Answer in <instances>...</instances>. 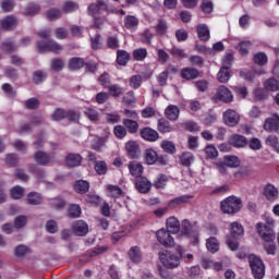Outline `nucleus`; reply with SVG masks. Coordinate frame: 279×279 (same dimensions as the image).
Here are the masks:
<instances>
[{
	"label": "nucleus",
	"instance_id": "obj_1",
	"mask_svg": "<svg viewBox=\"0 0 279 279\" xmlns=\"http://www.w3.org/2000/svg\"><path fill=\"white\" fill-rule=\"evenodd\" d=\"M257 234L263 239L265 242L264 247L267 254L274 255L276 254V232L274 229L263 222H258L256 225Z\"/></svg>",
	"mask_w": 279,
	"mask_h": 279
},
{
	"label": "nucleus",
	"instance_id": "obj_2",
	"mask_svg": "<svg viewBox=\"0 0 279 279\" xmlns=\"http://www.w3.org/2000/svg\"><path fill=\"white\" fill-rule=\"evenodd\" d=\"M243 208V202L236 196H229L220 203V210L225 215H236Z\"/></svg>",
	"mask_w": 279,
	"mask_h": 279
},
{
	"label": "nucleus",
	"instance_id": "obj_3",
	"mask_svg": "<svg viewBox=\"0 0 279 279\" xmlns=\"http://www.w3.org/2000/svg\"><path fill=\"white\" fill-rule=\"evenodd\" d=\"M211 100L214 104H219V101H222V104H232L234 101V95L226 85H220L217 87L216 93L211 95Z\"/></svg>",
	"mask_w": 279,
	"mask_h": 279
},
{
	"label": "nucleus",
	"instance_id": "obj_4",
	"mask_svg": "<svg viewBox=\"0 0 279 279\" xmlns=\"http://www.w3.org/2000/svg\"><path fill=\"white\" fill-rule=\"evenodd\" d=\"M248 263L254 278L262 279L265 277V264H263L262 258L256 255H251Z\"/></svg>",
	"mask_w": 279,
	"mask_h": 279
},
{
	"label": "nucleus",
	"instance_id": "obj_5",
	"mask_svg": "<svg viewBox=\"0 0 279 279\" xmlns=\"http://www.w3.org/2000/svg\"><path fill=\"white\" fill-rule=\"evenodd\" d=\"M159 260L166 269H178L180 267V255L178 256L171 252L159 254Z\"/></svg>",
	"mask_w": 279,
	"mask_h": 279
},
{
	"label": "nucleus",
	"instance_id": "obj_6",
	"mask_svg": "<svg viewBox=\"0 0 279 279\" xmlns=\"http://www.w3.org/2000/svg\"><path fill=\"white\" fill-rule=\"evenodd\" d=\"M222 121L225 125L229 128H234L239 125V121H241V116L239 112L234 111V109H228L222 113Z\"/></svg>",
	"mask_w": 279,
	"mask_h": 279
},
{
	"label": "nucleus",
	"instance_id": "obj_7",
	"mask_svg": "<svg viewBox=\"0 0 279 279\" xmlns=\"http://www.w3.org/2000/svg\"><path fill=\"white\" fill-rule=\"evenodd\" d=\"M156 236L160 245H163L165 247H173V245H175V241L173 240V236H171V232L167 229L158 230Z\"/></svg>",
	"mask_w": 279,
	"mask_h": 279
},
{
	"label": "nucleus",
	"instance_id": "obj_8",
	"mask_svg": "<svg viewBox=\"0 0 279 279\" xmlns=\"http://www.w3.org/2000/svg\"><path fill=\"white\" fill-rule=\"evenodd\" d=\"M38 51H52L53 53H60L62 47L56 40H49L47 44L39 41L37 44Z\"/></svg>",
	"mask_w": 279,
	"mask_h": 279
},
{
	"label": "nucleus",
	"instance_id": "obj_9",
	"mask_svg": "<svg viewBox=\"0 0 279 279\" xmlns=\"http://www.w3.org/2000/svg\"><path fill=\"white\" fill-rule=\"evenodd\" d=\"M264 130H266V132H278L279 116L277 113H274L270 118L266 119Z\"/></svg>",
	"mask_w": 279,
	"mask_h": 279
},
{
	"label": "nucleus",
	"instance_id": "obj_10",
	"mask_svg": "<svg viewBox=\"0 0 279 279\" xmlns=\"http://www.w3.org/2000/svg\"><path fill=\"white\" fill-rule=\"evenodd\" d=\"M72 230L76 236H86L88 234V223L84 220H77L72 225Z\"/></svg>",
	"mask_w": 279,
	"mask_h": 279
},
{
	"label": "nucleus",
	"instance_id": "obj_11",
	"mask_svg": "<svg viewBox=\"0 0 279 279\" xmlns=\"http://www.w3.org/2000/svg\"><path fill=\"white\" fill-rule=\"evenodd\" d=\"M229 230L232 239H241L245 234V228L239 221L231 222Z\"/></svg>",
	"mask_w": 279,
	"mask_h": 279
},
{
	"label": "nucleus",
	"instance_id": "obj_12",
	"mask_svg": "<svg viewBox=\"0 0 279 279\" xmlns=\"http://www.w3.org/2000/svg\"><path fill=\"white\" fill-rule=\"evenodd\" d=\"M230 77H232V72L230 71V66L222 65L217 73V80L220 84H228L230 82Z\"/></svg>",
	"mask_w": 279,
	"mask_h": 279
},
{
	"label": "nucleus",
	"instance_id": "obj_13",
	"mask_svg": "<svg viewBox=\"0 0 279 279\" xmlns=\"http://www.w3.org/2000/svg\"><path fill=\"white\" fill-rule=\"evenodd\" d=\"M101 10H108V2L106 0H97L88 7V11L92 15L97 16Z\"/></svg>",
	"mask_w": 279,
	"mask_h": 279
},
{
	"label": "nucleus",
	"instance_id": "obj_14",
	"mask_svg": "<svg viewBox=\"0 0 279 279\" xmlns=\"http://www.w3.org/2000/svg\"><path fill=\"white\" fill-rule=\"evenodd\" d=\"M33 160L37 165H40L41 167H45V166L49 165V162H51V157H50L49 154H47L43 150H39V151L34 154Z\"/></svg>",
	"mask_w": 279,
	"mask_h": 279
},
{
	"label": "nucleus",
	"instance_id": "obj_15",
	"mask_svg": "<svg viewBox=\"0 0 279 279\" xmlns=\"http://www.w3.org/2000/svg\"><path fill=\"white\" fill-rule=\"evenodd\" d=\"M181 77L187 82L191 80H197V77H199V70L195 68H183L181 70Z\"/></svg>",
	"mask_w": 279,
	"mask_h": 279
},
{
	"label": "nucleus",
	"instance_id": "obj_16",
	"mask_svg": "<svg viewBox=\"0 0 279 279\" xmlns=\"http://www.w3.org/2000/svg\"><path fill=\"white\" fill-rule=\"evenodd\" d=\"M141 136L144 138V141H149L150 143L156 142L158 138V131L151 129V128H144L141 130Z\"/></svg>",
	"mask_w": 279,
	"mask_h": 279
},
{
	"label": "nucleus",
	"instance_id": "obj_17",
	"mask_svg": "<svg viewBox=\"0 0 279 279\" xmlns=\"http://www.w3.org/2000/svg\"><path fill=\"white\" fill-rule=\"evenodd\" d=\"M128 168L133 178H141L143 175L144 168L138 161L129 162Z\"/></svg>",
	"mask_w": 279,
	"mask_h": 279
},
{
	"label": "nucleus",
	"instance_id": "obj_18",
	"mask_svg": "<svg viewBox=\"0 0 279 279\" xmlns=\"http://www.w3.org/2000/svg\"><path fill=\"white\" fill-rule=\"evenodd\" d=\"M229 143L230 145H232L233 147H246L247 145V138L243 135L240 134H234L229 138Z\"/></svg>",
	"mask_w": 279,
	"mask_h": 279
},
{
	"label": "nucleus",
	"instance_id": "obj_19",
	"mask_svg": "<svg viewBox=\"0 0 279 279\" xmlns=\"http://www.w3.org/2000/svg\"><path fill=\"white\" fill-rule=\"evenodd\" d=\"M165 116L169 121H178V118L180 117V108L174 105H169L165 110Z\"/></svg>",
	"mask_w": 279,
	"mask_h": 279
},
{
	"label": "nucleus",
	"instance_id": "obj_20",
	"mask_svg": "<svg viewBox=\"0 0 279 279\" xmlns=\"http://www.w3.org/2000/svg\"><path fill=\"white\" fill-rule=\"evenodd\" d=\"M157 130L161 134H169V132H173L174 129L173 125H171V123L167 119L161 118L157 122Z\"/></svg>",
	"mask_w": 279,
	"mask_h": 279
},
{
	"label": "nucleus",
	"instance_id": "obj_21",
	"mask_svg": "<svg viewBox=\"0 0 279 279\" xmlns=\"http://www.w3.org/2000/svg\"><path fill=\"white\" fill-rule=\"evenodd\" d=\"M193 201L192 195H181L179 197H175L169 202V206L171 208H175L178 206H182V204H190V202Z\"/></svg>",
	"mask_w": 279,
	"mask_h": 279
},
{
	"label": "nucleus",
	"instance_id": "obj_22",
	"mask_svg": "<svg viewBox=\"0 0 279 279\" xmlns=\"http://www.w3.org/2000/svg\"><path fill=\"white\" fill-rule=\"evenodd\" d=\"M167 231L171 234H177V232H180V220L175 217H170L167 219L166 222Z\"/></svg>",
	"mask_w": 279,
	"mask_h": 279
},
{
	"label": "nucleus",
	"instance_id": "obj_23",
	"mask_svg": "<svg viewBox=\"0 0 279 279\" xmlns=\"http://www.w3.org/2000/svg\"><path fill=\"white\" fill-rule=\"evenodd\" d=\"M196 32L199 40H203L204 43L210 40V29H208L206 24H199L196 28Z\"/></svg>",
	"mask_w": 279,
	"mask_h": 279
},
{
	"label": "nucleus",
	"instance_id": "obj_24",
	"mask_svg": "<svg viewBox=\"0 0 279 279\" xmlns=\"http://www.w3.org/2000/svg\"><path fill=\"white\" fill-rule=\"evenodd\" d=\"M84 64H86L84 59L80 57H73L69 60L68 69H70V71H80V69H83Z\"/></svg>",
	"mask_w": 279,
	"mask_h": 279
},
{
	"label": "nucleus",
	"instance_id": "obj_25",
	"mask_svg": "<svg viewBox=\"0 0 279 279\" xmlns=\"http://www.w3.org/2000/svg\"><path fill=\"white\" fill-rule=\"evenodd\" d=\"M264 195L268 202H276V199H278V189L271 184H268L265 187Z\"/></svg>",
	"mask_w": 279,
	"mask_h": 279
},
{
	"label": "nucleus",
	"instance_id": "obj_26",
	"mask_svg": "<svg viewBox=\"0 0 279 279\" xmlns=\"http://www.w3.org/2000/svg\"><path fill=\"white\" fill-rule=\"evenodd\" d=\"M135 186L140 193H147L151 190V182L147 178H142L136 181Z\"/></svg>",
	"mask_w": 279,
	"mask_h": 279
},
{
	"label": "nucleus",
	"instance_id": "obj_27",
	"mask_svg": "<svg viewBox=\"0 0 279 279\" xmlns=\"http://www.w3.org/2000/svg\"><path fill=\"white\" fill-rule=\"evenodd\" d=\"M16 25H19V21H16V17H14L13 15H9L1 21L2 29H14Z\"/></svg>",
	"mask_w": 279,
	"mask_h": 279
},
{
	"label": "nucleus",
	"instance_id": "obj_28",
	"mask_svg": "<svg viewBox=\"0 0 279 279\" xmlns=\"http://www.w3.org/2000/svg\"><path fill=\"white\" fill-rule=\"evenodd\" d=\"M124 27L130 29V32H134L138 27V17L134 15H126L124 17Z\"/></svg>",
	"mask_w": 279,
	"mask_h": 279
},
{
	"label": "nucleus",
	"instance_id": "obj_29",
	"mask_svg": "<svg viewBox=\"0 0 279 279\" xmlns=\"http://www.w3.org/2000/svg\"><path fill=\"white\" fill-rule=\"evenodd\" d=\"M90 189V183L84 180H78L74 183V191L80 193V195H84V193H88Z\"/></svg>",
	"mask_w": 279,
	"mask_h": 279
},
{
	"label": "nucleus",
	"instance_id": "obj_30",
	"mask_svg": "<svg viewBox=\"0 0 279 279\" xmlns=\"http://www.w3.org/2000/svg\"><path fill=\"white\" fill-rule=\"evenodd\" d=\"M65 162L68 167H80L82 165V156L80 154H69Z\"/></svg>",
	"mask_w": 279,
	"mask_h": 279
},
{
	"label": "nucleus",
	"instance_id": "obj_31",
	"mask_svg": "<svg viewBox=\"0 0 279 279\" xmlns=\"http://www.w3.org/2000/svg\"><path fill=\"white\" fill-rule=\"evenodd\" d=\"M107 195L113 199H119L123 195V190L118 185H107Z\"/></svg>",
	"mask_w": 279,
	"mask_h": 279
},
{
	"label": "nucleus",
	"instance_id": "obj_32",
	"mask_svg": "<svg viewBox=\"0 0 279 279\" xmlns=\"http://www.w3.org/2000/svg\"><path fill=\"white\" fill-rule=\"evenodd\" d=\"M40 5L36 3H29L25 9H24V16H36L37 14H40Z\"/></svg>",
	"mask_w": 279,
	"mask_h": 279
},
{
	"label": "nucleus",
	"instance_id": "obj_33",
	"mask_svg": "<svg viewBox=\"0 0 279 279\" xmlns=\"http://www.w3.org/2000/svg\"><path fill=\"white\" fill-rule=\"evenodd\" d=\"M179 232H181L183 236H191V234H193V225L189 219L182 221Z\"/></svg>",
	"mask_w": 279,
	"mask_h": 279
},
{
	"label": "nucleus",
	"instance_id": "obj_34",
	"mask_svg": "<svg viewBox=\"0 0 279 279\" xmlns=\"http://www.w3.org/2000/svg\"><path fill=\"white\" fill-rule=\"evenodd\" d=\"M129 256L132 263H141V260H143V254L138 246H132L129 251Z\"/></svg>",
	"mask_w": 279,
	"mask_h": 279
},
{
	"label": "nucleus",
	"instance_id": "obj_35",
	"mask_svg": "<svg viewBox=\"0 0 279 279\" xmlns=\"http://www.w3.org/2000/svg\"><path fill=\"white\" fill-rule=\"evenodd\" d=\"M161 149L166 151V154H170L173 156V154H177L178 148H175V144L169 140H165L160 144Z\"/></svg>",
	"mask_w": 279,
	"mask_h": 279
},
{
	"label": "nucleus",
	"instance_id": "obj_36",
	"mask_svg": "<svg viewBox=\"0 0 279 279\" xmlns=\"http://www.w3.org/2000/svg\"><path fill=\"white\" fill-rule=\"evenodd\" d=\"M27 204L31 206H39V204H43V196L39 193L31 192L27 195Z\"/></svg>",
	"mask_w": 279,
	"mask_h": 279
},
{
	"label": "nucleus",
	"instance_id": "obj_37",
	"mask_svg": "<svg viewBox=\"0 0 279 279\" xmlns=\"http://www.w3.org/2000/svg\"><path fill=\"white\" fill-rule=\"evenodd\" d=\"M130 62V53L125 50H118L117 51V63L120 66H125Z\"/></svg>",
	"mask_w": 279,
	"mask_h": 279
},
{
	"label": "nucleus",
	"instance_id": "obj_38",
	"mask_svg": "<svg viewBox=\"0 0 279 279\" xmlns=\"http://www.w3.org/2000/svg\"><path fill=\"white\" fill-rule=\"evenodd\" d=\"M206 247L208 252H210L211 254H216V252H219V240H217V238L215 236L207 239Z\"/></svg>",
	"mask_w": 279,
	"mask_h": 279
},
{
	"label": "nucleus",
	"instance_id": "obj_39",
	"mask_svg": "<svg viewBox=\"0 0 279 279\" xmlns=\"http://www.w3.org/2000/svg\"><path fill=\"white\" fill-rule=\"evenodd\" d=\"M80 10V4L73 1H65L62 5V12L64 14H71V12H77Z\"/></svg>",
	"mask_w": 279,
	"mask_h": 279
},
{
	"label": "nucleus",
	"instance_id": "obj_40",
	"mask_svg": "<svg viewBox=\"0 0 279 279\" xmlns=\"http://www.w3.org/2000/svg\"><path fill=\"white\" fill-rule=\"evenodd\" d=\"M63 11L58 8H51L46 12V16L49 21H58L62 19Z\"/></svg>",
	"mask_w": 279,
	"mask_h": 279
},
{
	"label": "nucleus",
	"instance_id": "obj_41",
	"mask_svg": "<svg viewBox=\"0 0 279 279\" xmlns=\"http://www.w3.org/2000/svg\"><path fill=\"white\" fill-rule=\"evenodd\" d=\"M264 87L266 88V90H270L271 93H276L277 90H279L278 78H274V77L268 78L267 81H265Z\"/></svg>",
	"mask_w": 279,
	"mask_h": 279
},
{
	"label": "nucleus",
	"instance_id": "obj_42",
	"mask_svg": "<svg viewBox=\"0 0 279 279\" xmlns=\"http://www.w3.org/2000/svg\"><path fill=\"white\" fill-rule=\"evenodd\" d=\"M145 160L147 165H155L158 161V153L151 148L146 149Z\"/></svg>",
	"mask_w": 279,
	"mask_h": 279
},
{
	"label": "nucleus",
	"instance_id": "obj_43",
	"mask_svg": "<svg viewBox=\"0 0 279 279\" xmlns=\"http://www.w3.org/2000/svg\"><path fill=\"white\" fill-rule=\"evenodd\" d=\"M193 160H195V157L192 153L185 151L180 156V162L183 167H191Z\"/></svg>",
	"mask_w": 279,
	"mask_h": 279
},
{
	"label": "nucleus",
	"instance_id": "obj_44",
	"mask_svg": "<svg viewBox=\"0 0 279 279\" xmlns=\"http://www.w3.org/2000/svg\"><path fill=\"white\" fill-rule=\"evenodd\" d=\"M123 125L128 129L130 134H136V132H138V122L134 120L124 119Z\"/></svg>",
	"mask_w": 279,
	"mask_h": 279
},
{
	"label": "nucleus",
	"instance_id": "obj_45",
	"mask_svg": "<svg viewBox=\"0 0 279 279\" xmlns=\"http://www.w3.org/2000/svg\"><path fill=\"white\" fill-rule=\"evenodd\" d=\"M125 149H126L129 156H131L132 158H136V156L138 154V144H136V142H134V141L129 142L125 145Z\"/></svg>",
	"mask_w": 279,
	"mask_h": 279
},
{
	"label": "nucleus",
	"instance_id": "obj_46",
	"mask_svg": "<svg viewBox=\"0 0 279 279\" xmlns=\"http://www.w3.org/2000/svg\"><path fill=\"white\" fill-rule=\"evenodd\" d=\"M106 143H108V135L105 137H96L94 141L95 151H104V148L106 147Z\"/></svg>",
	"mask_w": 279,
	"mask_h": 279
},
{
	"label": "nucleus",
	"instance_id": "obj_47",
	"mask_svg": "<svg viewBox=\"0 0 279 279\" xmlns=\"http://www.w3.org/2000/svg\"><path fill=\"white\" fill-rule=\"evenodd\" d=\"M94 168L98 175H106L108 173V163L106 161H96Z\"/></svg>",
	"mask_w": 279,
	"mask_h": 279
},
{
	"label": "nucleus",
	"instance_id": "obj_48",
	"mask_svg": "<svg viewBox=\"0 0 279 279\" xmlns=\"http://www.w3.org/2000/svg\"><path fill=\"white\" fill-rule=\"evenodd\" d=\"M82 215V207L80 205H70L68 216L71 219H77V217H81Z\"/></svg>",
	"mask_w": 279,
	"mask_h": 279
},
{
	"label": "nucleus",
	"instance_id": "obj_49",
	"mask_svg": "<svg viewBox=\"0 0 279 279\" xmlns=\"http://www.w3.org/2000/svg\"><path fill=\"white\" fill-rule=\"evenodd\" d=\"M236 49L241 56H247V53H250V49H252V41H241Z\"/></svg>",
	"mask_w": 279,
	"mask_h": 279
},
{
	"label": "nucleus",
	"instance_id": "obj_50",
	"mask_svg": "<svg viewBox=\"0 0 279 279\" xmlns=\"http://www.w3.org/2000/svg\"><path fill=\"white\" fill-rule=\"evenodd\" d=\"M143 84V76L136 74L130 77L129 80V86L131 88H141V85Z\"/></svg>",
	"mask_w": 279,
	"mask_h": 279
},
{
	"label": "nucleus",
	"instance_id": "obj_51",
	"mask_svg": "<svg viewBox=\"0 0 279 279\" xmlns=\"http://www.w3.org/2000/svg\"><path fill=\"white\" fill-rule=\"evenodd\" d=\"M133 58L137 62H143L145 58H147V49L146 48H138L133 51Z\"/></svg>",
	"mask_w": 279,
	"mask_h": 279
},
{
	"label": "nucleus",
	"instance_id": "obj_52",
	"mask_svg": "<svg viewBox=\"0 0 279 279\" xmlns=\"http://www.w3.org/2000/svg\"><path fill=\"white\" fill-rule=\"evenodd\" d=\"M66 119V111L62 108L56 109L51 114V121H62Z\"/></svg>",
	"mask_w": 279,
	"mask_h": 279
},
{
	"label": "nucleus",
	"instance_id": "obj_53",
	"mask_svg": "<svg viewBox=\"0 0 279 279\" xmlns=\"http://www.w3.org/2000/svg\"><path fill=\"white\" fill-rule=\"evenodd\" d=\"M12 199H21L25 195V190L19 185L10 190Z\"/></svg>",
	"mask_w": 279,
	"mask_h": 279
},
{
	"label": "nucleus",
	"instance_id": "obj_54",
	"mask_svg": "<svg viewBox=\"0 0 279 279\" xmlns=\"http://www.w3.org/2000/svg\"><path fill=\"white\" fill-rule=\"evenodd\" d=\"M239 165H240L239 157H236V156L225 157V166L226 167H231V169H234V168L239 167Z\"/></svg>",
	"mask_w": 279,
	"mask_h": 279
},
{
	"label": "nucleus",
	"instance_id": "obj_55",
	"mask_svg": "<svg viewBox=\"0 0 279 279\" xmlns=\"http://www.w3.org/2000/svg\"><path fill=\"white\" fill-rule=\"evenodd\" d=\"M47 80V73H45L43 70H38L34 72L33 74V82L35 84H43Z\"/></svg>",
	"mask_w": 279,
	"mask_h": 279
},
{
	"label": "nucleus",
	"instance_id": "obj_56",
	"mask_svg": "<svg viewBox=\"0 0 279 279\" xmlns=\"http://www.w3.org/2000/svg\"><path fill=\"white\" fill-rule=\"evenodd\" d=\"M113 134L117 138H125L128 136V130L123 125H116L113 128Z\"/></svg>",
	"mask_w": 279,
	"mask_h": 279
},
{
	"label": "nucleus",
	"instance_id": "obj_57",
	"mask_svg": "<svg viewBox=\"0 0 279 279\" xmlns=\"http://www.w3.org/2000/svg\"><path fill=\"white\" fill-rule=\"evenodd\" d=\"M85 116L89 121H99V111L97 109L88 108L85 110Z\"/></svg>",
	"mask_w": 279,
	"mask_h": 279
},
{
	"label": "nucleus",
	"instance_id": "obj_58",
	"mask_svg": "<svg viewBox=\"0 0 279 279\" xmlns=\"http://www.w3.org/2000/svg\"><path fill=\"white\" fill-rule=\"evenodd\" d=\"M205 154L207 158L210 159L217 158L219 156V151L217 150V147H215L214 145L206 146Z\"/></svg>",
	"mask_w": 279,
	"mask_h": 279
},
{
	"label": "nucleus",
	"instance_id": "obj_59",
	"mask_svg": "<svg viewBox=\"0 0 279 279\" xmlns=\"http://www.w3.org/2000/svg\"><path fill=\"white\" fill-rule=\"evenodd\" d=\"M90 40H92V49H94L95 51H97L98 49H101V45H102L101 35L96 34L94 37L90 38Z\"/></svg>",
	"mask_w": 279,
	"mask_h": 279
},
{
	"label": "nucleus",
	"instance_id": "obj_60",
	"mask_svg": "<svg viewBox=\"0 0 279 279\" xmlns=\"http://www.w3.org/2000/svg\"><path fill=\"white\" fill-rule=\"evenodd\" d=\"M201 8L205 14H210V12H213L215 5L213 4V0H203Z\"/></svg>",
	"mask_w": 279,
	"mask_h": 279
},
{
	"label": "nucleus",
	"instance_id": "obj_61",
	"mask_svg": "<svg viewBox=\"0 0 279 279\" xmlns=\"http://www.w3.org/2000/svg\"><path fill=\"white\" fill-rule=\"evenodd\" d=\"M109 94L112 97H121V95H123V88L120 85H111L109 86Z\"/></svg>",
	"mask_w": 279,
	"mask_h": 279
},
{
	"label": "nucleus",
	"instance_id": "obj_62",
	"mask_svg": "<svg viewBox=\"0 0 279 279\" xmlns=\"http://www.w3.org/2000/svg\"><path fill=\"white\" fill-rule=\"evenodd\" d=\"M0 7L3 12H12L14 10V0H2Z\"/></svg>",
	"mask_w": 279,
	"mask_h": 279
},
{
	"label": "nucleus",
	"instance_id": "obj_63",
	"mask_svg": "<svg viewBox=\"0 0 279 279\" xmlns=\"http://www.w3.org/2000/svg\"><path fill=\"white\" fill-rule=\"evenodd\" d=\"M25 106L27 110H37L38 106H40V101H38V98H29L26 100Z\"/></svg>",
	"mask_w": 279,
	"mask_h": 279
},
{
	"label": "nucleus",
	"instance_id": "obj_64",
	"mask_svg": "<svg viewBox=\"0 0 279 279\" xmlns=\"http://www.w3.org/2000/svg\"><path fill=\"white\" fill-rule=\"evenodd\" d=\"M254 62L255 64H259L260 66L265 65V63L267 62V54H265L264 52L255 54Z\"/></svg>",
	"mask_w": 279,
	"mask_h": 279
}]
</instances>
